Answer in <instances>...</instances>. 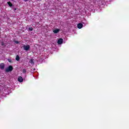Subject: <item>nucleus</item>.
I'll list each match as a JSON object with an SVG mask.
<instances>
[{
    "instance_id": "nucleus-6",
    "label": "nucleus",
    "mask_w": 129,
    "mask_h": 129,
    "mask_svg": "<svg viewBox=\"0 0 129 129\" xmlns=\"http://www.w3.org/2000/svg\"><path fill=\"white\" fill-rule=\"evenodd\" d=\"M18 80L19 82H23L24 81V80L23 79V77H22L21 76H20L18 78Z\"/></svg>"
},
{
    "instance_id": "nucleus-15",
    "label": "nucleus",
    "mask_w": 129,
    "mask_h": 129,
    "mask_svg": "<svg viewBox=\"0 0 129 129\" xmlns=\"http://www.w3.org/2000/svg\"><path fill=\"white\" fill-rule=\"evenodd\" d=\"M1 45L2 46H5V43H4V42H1Z\"/></svg>"
},
{
    "instance_id": "nucleus-18",
    "label": "nucleus",
    "mask_w": 129,
    "mask_h": 129,
    "mask_svg": "<svg viewBox=\"0 0 129 129\" xmlns=\"http://www.w3.org/2000/svg\"><path fill=\"white\" fill-rule=\"evenodd\" d=\"M23 1H24L25 2H28V1H29V0H23Z\"/></svg>"
},
{
    "instance_id": "nucleus-13",
    "label": "nucleus",
    "mask_w": 129,
    "mask_h": 129,
    "mask_svg": "<svg viewBox=\"0 0 129 129\" xmlns=\"http://www.w3.org/2000/svg\"><path fill=\"white\" fill-rule=\"evenodd\" d=\"M23 73H26L27 72V70H26V69H24L22 70Z\"/></svg>"
},
{
    "instance_id": "nucleus-1",
    "label": "nucleus",
    "mask_w": 129,
    "mask_h": 129,
    "mask_svg": "<svg viewBox=\"0 0 129 129\" xmlns=\"http://www.w3.org/2000/svg\"><path fill=\"white\" fill-rule=\"evenodd\" d=\"M14 70V68L12 66H9L7 68L5 69V72L9 73V72H12Z\"/></svg>"
},
{
    "instance_id": "nucleus-16",
    "label": "nucleus",
    "mask_w": 129,
    "mask_h": 129,
    "mask_svg": "<svg viewBox=\"0 0 129 129\" xmlns=\"http://www.w3.org/2000/svg\"><path fill=\"white\" fill-rule=\"evenodd\" d=\"M24 50H25L26 51H28L29 49H25Z\"/></svg>"
},
{
    "instance_id": "nucleus-5",
    "label": "nucleus",
    "mask_w": 129,
    "mask_h": 129,
    "mask_svg": "<svg viewBox=\"0 0 129 129\" xmlns=\"http://www.w3.org/2000/svg\"><path fill=\"white\" fill-rule=\"evenodd\" d=\"M78 29H82L83 28V24L82 23H79L77 25Z\"/></svg>"
},
{
    "instance_id": "nucleus-17",
    "label": "nucleus",
    "mask_w": 129,
    "mask_h": 129,
    "mask_svg": "<svg viewBox=\"0 0 129 129\" xmlns=\"http://www.w3.org/2000/svg\"><path fill=\"white\" fill-rule=\"evenodd\" d=\"M17 10V8L14 9V11L16 12V10Z\"/></svg>"
},
{
    "instance_id": "nucleus-19",
    "label": "nucleus",
    "mask_w": 129,
    "mask_h": 129,
    "mask_svg": "<svg viewBox=\"0 0 129 129\" xmlns=\"http://www.w3.org/2000/svg\"><path fill=\"white\" fill-rule=\"evenodd\" d=\"M83 24H84V23L82 22Z\"/></svg>"
},
{
    "instance_id": "nucleus-4",
    "label": "nucleus",
    "mask_w": 129,
    "mask_h": 129,
    "mask_svg": "<svg viewBox=\"0 0 129 129\" xmlns=\"http://www.w3.org/2000/svg\"><path fill=\"white\" fill-rule=\"evenodd\" d=\"M5 67H6L5 63H2L0 64V69L1 70H4V69H5Z\"/></svg>"
},
{
    "instance_id": "nucleus-9",
    "label": "nucleus",
    "mask_w": 129,
    "mask_h": 129,
    "mask_svg": "<svg viewBox=\"0 0 129 129\" xmlns=\"http://www.w3.org/2000/svg\"><path fill=\"white\" fill-rule=\"evenodd\" d=\"M13 42L15 43V44H17V45H20V42L17 40H13Z\"/></svg>"
},
{
    "instance_id": "nucleus-8",
    "label": "nucleus",
    "mask_w": 129,
    "mask_h": 129,
    "mask_svg": "<svg viewBox=\"0 0 129 129\" xmlns=\"http://www.w3.org/2000/svg\"><path fill=\"white\" fill-rule=\"evenodd\" d=\"M59 31H60V29H55L54 30H53V33H54V34H57V33H59Z\"/></svg>"
},
{
    "instance_id": "nucleus-7",
    "label": "nucleus",
    "mask_w": 129,
    "mask_h": 129,
    "mask_svg": "<svg viewBox=\"0 0 129 129\" xmlns=\"http://www.w3.org/2000/svg\"><path fill=\"white\" fill-rule=\"evenodd\" d=\"M29 63H30V64H32V65H34L35 62H34V59H30L29 60Z\"/></svg>"
},
{
    "instance_id": "nucleus-10",
    "label": "nucleus",
    "mask_w": 129,
    "mask_h": 129,
    "mask_svg": "<svg viewBox=\"0 0 129 129\" xmlns=\"http://www.w3.org/2000/svg\"><path fill=\"white\" fill-rule=\"evenodd\" d=\"M7 4L9 6V7H13V4H12L11 2H8Z\"/></svg>"
},
{
    "instance_id": "nucleus-12",
    "label": "nucleus",
    "mask_w": 129,
    "mask_h": 129,
    "mask_svg": "<svg viewBox=\"0 0 129 129\" xmlns=\"http://www.w3.org/2000/svg\"><path fill=\"white\" fill-rule=\"evenodd\" d=\"M32 31H33V27H29L28 28V31L29 32H32Z\"/></svg>"
},
{
    "instance_id": "nucleus-2",
    "label": "nucleus",
    "mask_w": 129,
    "mask_h": 129,
    "mask_svg": "<svg viewBox=\"0 0 129 129\" xmlns=\"http://www.w3.org/2000/svg\"><path fill=\"white\" fill-rule=\"evenodd\" d=\"M21 48H23V49H30V45H24L22 44Z\"/></svg>"
},
{
    "instance_id": "nucleus-3",
    "label": "nucleus",
    "mask_w": 129,
    "mask_h": 129,
    "mask_svg": "<svg viewBox=\"0 0 129 129\" xmlns=\"http://www.w3.org/2000/svg\"><path fill=\"white\" fill-rule=\"evenodd\" d=\"M57 44L58 45H62L63 44V39L62 38H59L57 40Z\"/></svg>"
},
{
    "instance_id": "nucleus-14",
    "label": "nucleus",
    "mask_w": 129,
    "mask_h": 129,
    "mask_svg": "<svg viewBox=\"0 0 129 129\" xmlns=\"http://www.w3.org/2000/svg\"><path fill=\"white\" fill-rule=\"evenodd\" d=\"M8 62H10V63H12V59L9 58V59H8Z\"/></svg>"
},
{
    "instance_id": "nucleus-11",
    "label": "nucleus",
    "mask_w": 129,
    "mask_h": 129,
    "mask_svg": "<svg viewBox=\"0 0 129 129\" xmlns=\"http://www.w3.org/2000/svg\"><path fill=\"white\" fill-rule=\"evenodd\" d=\"M16 60L17 61H20V56L19 55L16 56Z\"/></svg>"
}]
</instances>
